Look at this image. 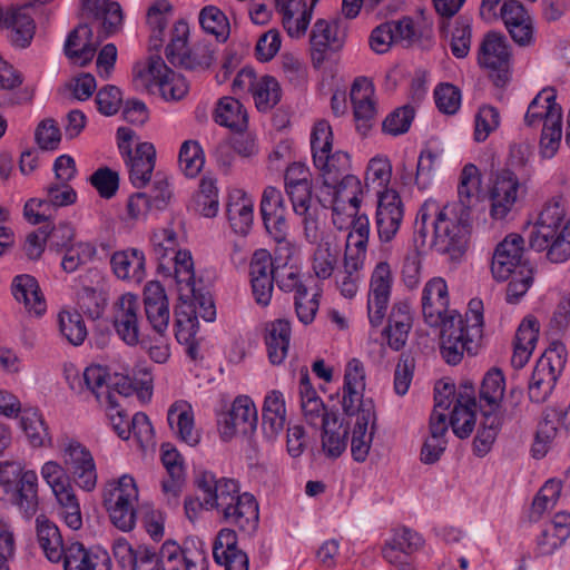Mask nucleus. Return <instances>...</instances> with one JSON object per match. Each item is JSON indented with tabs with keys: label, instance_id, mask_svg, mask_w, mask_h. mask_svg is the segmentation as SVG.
Instances as JSON below:
<instances>
[{
	"label": "nucleus",
	"instance_id": "de8ad7c7",
	"mask_svg": "<svg viewBox=\"0 0 570 570\" xmlns=\"http://www.w3.org/2000/svg\"><path fill=\"white\" fill-rule=\"evenodd\" d=\"M364 259L361 256L345 253L343 269L336 274V285L346 298H353L358 291Z\"/></svg>",
	"mask_w": 570,
	"mask_h": 570
},
{
	"label": "nucleus",
	"instance_id": "f704fd0d",
	"mask_svg": "<svg viewBox=\"0 0 570 570\" xmlns=\"http://www.w3.org/2000/svg\"><path fill=\"white\" fill-rule=\"evenodd\" d=\"M296 253L297 249L291 250L288 257L275 253L276 269L274 271L278 288L285 293L294 292V295L307 288L301 268L293 262Z\"/></svg>",
	"mask_w": 570,
	"mask_h": 570
},
{
	"label": "nucleus",
	"instance_id": "bf43d9fd",
	"mask_svg": "<svg viewBox=\"0 0 570 570\" xmlns=\"http://www.w3.org/2000/svg\"><path fill=\"white\" fill-rule=\"evenodd\" d=\"M348 230L345 253L365 258L370 236L368 217L358 213Z\"/></svg>",
	"mask_w": 570,
	"mask_h": 570
},
{
	"label": "nucleus",
	"instance_id": "4c0bfd02",
	"mask_svg": "<svg viewBox=\"0 0 570 570\" xmlns=\"http://www.w3.org/2000/svg\"><path fill=\"white\" fill-rule=\"evenodd\" d=\"M169 445H163L161 461L166 468L169 479L164 480L163 491L168 497V503L176 505L184 482V465L178 451Z\"/></svg>",
	"mask_w": 570,
	"mask_h": 570
},
{
	"label": "nucleus",
	"instance_id": "6ab92c4d",
	"mask_svg": "<svg viewBox=\"0 0 570 570\" xmlns=\"http://www.w3.org/2000/svg\"><path fill=\"white\" fill-rule=\"evenodd\" d=\"M476 407L475 389L472 382L460 383L456 403L450 415V425L458 438L465 439L474 430Z\"/></svg>",
	"mask_w": 570,
	"mask_h": 570
},
{
	"label": "nucleus",
	"instance_id": "338daca9",
	"mask_svg": "<svg viewBox=\"0 0 570 570\" xmlns=\"http://www.w3.org/2000/svg\"><path fill=\"white\" fill-rule=\"evenodd\" d=\"M285 216L286 214L274 215L271 219H264L263 223L266 232L276 243L275 253L288 257L291 250L297 249V247L288 239V225Z\"/></svg>",
	"mask_w": 570,
	"mask_h": 570
},
{
	"label": "nucleus",
	"instance_id": "c9c22d12",
	"mask_svg": "<svg viewBox=\"0 0 570 570\" xmlns=\"http://www.w3.org/2000/svg\"><path fill=\"white\" fill-rule=\"evenodd\" d=\"M291 341V324L287 320L267 323L265 344L272 364L279 365L287 356Z\"/></svg>",
	"mask_w": 570,
	"mask_h": 570
},
{
	"label": "nucleus",
	"instance_id": "0eeeda50",
	"mask_svg": "<svg viewBox=\"0 0 570 570\" xmlns=\"http://www.w3.org/2000/svg\"><path fill=\"white\" fill-rule=\"evenodd\" d=\"M117 146L126 164L129 180L136 188L145 187L155 168L156 149L151 142H139L132 149L136 132L129 127L117 129Z\"/></svg>",
	"mask_w": 570,
	"mask_h": 570
},
{
	"label": "nucleus",
	"instance_id": "603ef678",
	"mask_svg": "<svg viewBox=\"0 0 570 570\" xmlns=\"http://www.w3.org/2000/svg\"><path fill=\"white\" fill-rule=\"evenodd\" d=\"M344 32L340 31L337 21L328 22L326 20H317L313 27L311 35V45L314 50L320 53L327 48L337 49L342 46Z\"/></svg>",
	"mask_w": 570,
	"mask_h": 570
},
{
	"label": "nucleus",
	"instance_id": "e433bc0d",
	"mask_svg": "<svg viewBox=\"0 0 570 570\" xmlns=\"http://www.w3.org/2000/svg\"><path fill=\"white\" fill-rule=\"evenodd\" d=\"M138 501V488L132 476L125 474L110 482L104 491V504L107 511L135 505Z\"/></svg>",
	"mask_w": 570,
	"mask_h": 570
},
{
	"label": "nucleus",
	"instance_id": "4468645a",
	"mask_svg": "<svg viewBox=\"0 0 570 570\" xmlns=\"http://www.w3.org/2000/svg\"><path fill=\"white\" fill-rule=\"evenodd\" d=\"M510 59L507 38L494 31L485 33L478 51V62L481 67L495 72L497 86H503L508 81Z\"/></svg>",
	"mask_w": 570,
	"mask_h": 570
},
{
	"label": "nucleus",
	"instance_id": "9d476101",
	"mask_svg": "<svg viewBox=\"0 0 570 570\" xmlns=\"http://www.w3.org/2000/svg\"><path fill=\"white\" fill-rule=\"evenodd\" d=\"M393 281L391 265L377 263L371 274L367 293V318L372 327L381 326L386 316Z\"/></svg>",
	"mask_w": 570,
	"mask_h": 570
},
{
	"label": "nucleus",
	"instance_id": "9b49d317",
	"mask_svg": "<svg viewBox=\"0 0 570 570\" xmlns=\"http://www.w3.org/2000/svg\"><path fill=\"white\" fill-rule=\"evenodd\" d=\"M112 325L119 338L128 346L140 343L142 315L138 296L126 293L114 304Z\"/></svg>",
	"mask_w": 570,
	"mask_h": 570
},
{
	"label": "nucleus",
	"instance_id": "5701e85b",
	"mask_svg": "<svg viewBox=\"0 0 570 570\" xmlns=\"http://www.w3.org/2000/svg\"><path fill=\"white\" fill-rule=\"evenodd\" d=\"M500 16L511 36L520 46H528L533 40L532 20L521 2L518 0L504 1Z\"/></svg>",
	"mask_w": 570,
	"mask_h": 570
},
{
	"label": "nucleus",
	"instance_id": "79ce46f5",
	"mask_svg": "<svg viewBox=\"0 0 570 570\" xmlns=\"http://www.w3.org/2000/svg\"><path fill=\"white\" fill-rule=\"evenodd\" d=\"M214 120L235 132L244 131L248 124L246 109L233 97H223L218 100Z\"/></svg>",
	"mask_w": 570,
	"mask_h": 570
},
{
	"label": "nucleus",
	"instance_id": "58836bf2",
	"mask_svg": "<svg viewBox=\"0 0 570 570\" xmlns=\"http://www.w3.org/2000/svg\"><path fill=\"white\" fill-rule=\"evenodd\" d=\"M348 425L340 421L338 415H330L322 426V452L332 460L340 458L347 448Z\"/></svg>",
	"mask_w": 570,
	"mask_h": 570
},
{
	"label": "nucleus",
	"instance_id": "cd10ccee",
	"mask_svg": "<svg viewBox=\"0 0 570 570\" xmlns=\"http://www.w3.org/2000/svg\"><path fill=\"white\" fill-rule=\"evenodd\" d=\"M110 265L115 276L121 281L140 284L146 276V258L137 248L115 252Z\"/></svg>",
	"mask_w": 570,
	"mask_h": 570
},
{
	"label": "nucleus",
	"instance_id": "a18cd8bd",
	"mask_svg": "<svg viewBox=\"0 0 570 570\" xmlns=\"http://www.w3.org/2000/svg\"><path fill=\"white\" fill-rule=\"evenodd\" d=\"M41 475L51 488L58 502L63 507L71 505V479L67 471L57 462H46Z\"/></svg>",
	"mask_w": 570,
	"mask_h": 570
},
{
	"label": "nucleus",
	"instance_id": "3c124183",
	"mask_svg": "<svg viewBox=\"0 0 570 570\" xmlns=\"http://www.w3.org/2000/svg\"><path fill=\"white\" fill-rule=\"evenodd\" d=\"M481 185L480 173L476 166L468 164L463 167L458 186L460 210L469 209L478 202Z\"/></svg>",
	"mask_w": 570,
	"mask_h": 570
},
{
	"label": "nucleus",
	"instance_id": "37998d69",
	"mask_svg": "<svg viewBox=\"0 0 570 570\" xmlns=\"http://www.w3.org/2000/svg\"><path fill=\"white\" fill-rule=\"evenodd\" d=\"M539 323L535 318H525L515 334L512 364L514 367H523L529 361L538 341Z\"/></svg>",
	"mask_w": 570,
	"mask_h": 570
},
{
	"label": "nucleus",
	"instance_id": "bb28decb",
	"mask_svg": "<svg viewBox=\"0 0 570 570\" xmlns=\"http://www.w3.org/2000/svg\"><path fill=\"white\" fill-rule=\"evenodd\" d=\"M37 540L46 558L51 562L63 561V570H71L59 529L45 515L36 519Z\"/></svg>",
	"mask_w": 570,
	"mask_h": 570
},
{
	"label": "nucleus",
	"instance_id": "c03bdc74",
	"mask_svg": "<svg viewBox=\"0 0 570 570\" xmlns=\"http://www.w3.org/2000/svg\"><path fill=\"white\" fill-rule=\"evenodd\" d=\"M73 483L85 491H92L97 484L96 464L91 453L73 442Z\"/></svg>",
	"mask_w": 570,
	"mask_h": 570
},
{
	"label": "nucleus",
	"instance_id": "6e6d98bb",
	"mask_svg": "<svg viewBox=\"0 0 570 570\" xmlns=\"http://www.w3.org/2000/svg\"><path fill=\"white\" fill-rule=\"evenodd\" d=\"M202 29L216 38L219 42H225L230 33V26L226 14L216 6L204 7L198 16Z\"/></svg>",
	"mask_w": 570,
	"mask_h": 570
},
{
	"label": "nucleus",
	"instance_id": "20e7f679",
	"mask_svg": "<svg viewBox=\"0 0 570 570\" xmlns=\"http://www.w3.org/2000/svg\"><path fill=\"white\" fill-rule=\"evenodd\" d=\"M311 149L313 164L323 186H333L337 179L351 174L350 155L342 150L333 151V132L327 121L321 120L315 124L311 134Z\"/></svg>",
	"mask_w": 570,
	"mask_h": 570
},
{
	"label": "nucleus",
	"instance_id": "39448f33",
	"mask_svg": "<svg viewBox=\"0 0 570 570\" xmlns=\"http://www.w3.org/2000/svg\"><path fill=\"white\" fill-rule=\"evenodd\" d=\"M53 171L55 180L46 189L47 198H31L24 204L23 216L32 225L50 219L51 207H63L71 203V156L58 157Z\"/></svg>",
	"mask_w": 570,
	"mask_h": 570
},
{
	"label": "nucleus",
	"instance_id": "09e8293b",
	"mask_svg": "<svg viewBox=\"0 0 570 570\" xmlns=\"http://www.w3.org/2000/svg\"><path fill=\"white\" fill-rule=\"evenodd\" d=\"M20 425L29 443L33 448L47 446L51 439L42 415L37 409L26 407L21 410Z\"/></svg>",
	"mask_w": 570,
	"mask_h": 570
},
{
	"label": "nucleus",
	"instance_id": "dca6fc26",
	"mask_svg": "<svg viewBox=\"0 0 570 570\" xmlns=\"http://www.w3.org/2000/svg\"><path fill=\"white\" fill-rule=\"evenodd\" d=\"M566 217L564 200L561 196H554L549 199L529 235V245L537 252H544L548 246V239L554 236V233L562 228L561 225Z\"/></svg>",
	"mask_w": 570,
	"mask_h": 570
},
{
	"label": "nucleus",
	"instance_id": "5fc2aeb1",
	"mask_svg": "<svg viewBox=\"0 0 570 570\" xmlns=\"http://www.w3.org/2000/svg\"><path fill=\"white\" fill-rule=\"evenodd\" d=\"M73 570H111V559L100 548L86 549L82 543L73 542Z\"/></svg>",
	"mask_w": 570,
	"mask_h": 570
},
{
	"label": "nucleus",
	"instance_id": "7c9ffc66",
	"mask_svg": "<svg viewBox=\"0 0 570 570\" xmlns=\"http://www.w3.org/2000/svg\"><path fill=\"white\" fill-rule=\"evenodd\" d=\"M412 322L413 317L409 303L403 301L394 303L389 316L387 326L383 332L391 348L400 351L405 345L412 328Z\"/></svg>",
	"mask_w": 570,
	"mask_h": 570
},
{
	"label": "nucleus",
	"instance_id": "a878e982",
	"mask_svg": "<svg viewBox=\"0 0 570 570\" xmlns=\"http://www.w3.org/2000/svg\"><path fill=\"white\" fill-rule=\"evenodd\" d=\"M323 206L326 204H335L338 206H357L360 207L363 197V186L358 177L348 174L337 179L333 186L324 185L321 189Z\"/></svg>",
	"mask_w": 570,
	"mask_h": 570
},
{
	"label": "nucleus",
	"instance_id": "680f3d73",
	"mask_svg": "<svg viewBox=\"0 0 570 570\" xmlns=\"http://www.w3.org/2000/svg\"><path fill=\"white\" fill-rule=\"evenodd\" d=\"M472 42V19L468 17H459L454 21L449 41L451 53L458 58H465L471 49Z\"/></svg>",
	"mask_w": 570,
	"mask_h": 570
},
{
	"label": "nucleus",
	"instance_id": "c85d7f7f",
	"mask_svg": "<svg viewBox=\"0 0 570 570\" xmlns=\"http://www.w3.org/2000/svg\"><path fill=\"white\" fill-rule=\"evenodd\" d=\"M170 429L177 438L189 446H196L200 442V432L195 428L194 411L186 401H176L167 413Z\"/></svg>",
	"mask_w": 570,
	"mask_h": 570
},
{
	"label": "nucleus",
	"instance_id": "4be33fe9",
	"mask_svg": "<svg viewBox=\"0 0 570 570\" xmlns=\"http://www.w3.org/2000/svg\"><path fill=\"white\" fill-rule=\"evenodd\" d=\"M373 97V83L365 77L356 78L352 85L350 98L354 109L356 128L363 135L372 127V121L376 116Z\"/></svg>",
	"mask_w": 570,
	"mask_h": 570
},
{
	"label": "nucleus",
	"instance_id": "aec40b11",
	"mask_svg": "<svg viewBox=\"0 0 570 570\" xmlns=\"http://www.w3.org/2000/svg\"><path fill=\"white\" fill-rule=\"evenodd\" d=\"M521 183L515 173L510 169L501 170L491 189V217L503 219L512 210L519 196Z\"/></svg>",
	"mask_w": 570,
	"mask_h": 570
},
{
	"label": "nucleus",
	"instance_id": "0e129e2a",
	"mask_svg": "<svg viewBox=\"0 0 570 570\" xmlns=\"http://www.w3.org/2000/svg\"><path fill=\"white\" fill-rule=\"evenodd\" d=\"M101 404L106 406V414L114 431L120 439L128 440L130 438V420H128L121 402L114 393L108 391L105 395V402Z\"/></svg>",
	"mask_w": 570,
	"mask_h": 570
},
{
	"label": "nucleus",
	"instance_id": "a19ab883",
	"mask_svg": "<svg viewBox=\"0 0 570 570\" xmlns=\"http://www.w3.org/2000/svg\"><path fill=\"white\" fill-rule=\"evenodd\" d=\"M171 273H165L176 282L179 297H190L196 292L194 262L189 250L177 252L171 261Z\"/></svg>",
	"mask_w": 570,
	"mask_h": 570
},
{
	"label": "nucleus",
	"instance_id": "e2e57ef3",
	"mask_svg": "<svg viewBox=\"0 0 570 570\" xmlns=\"http://www.w3.org/2000/svg\"><path fill=\"white\" fill-rule=\"evenodd\" d=\"M566 346L561 343H554L551 347L546 350L534 368L557 382L566 367Z\"/></svg>",
	"mask_w": 570,
	"mask_h": 570
},
{
	"label": "nucleus",
	"instance_id": "052dcab7",
	"mask_svg": "<svg viewBox=\"0 0 570 570\" xmlns=\"http://www.w3.org/2000/svg\"><path fill=\"white\" fill-rule=\"evenodd\" d=\"M227 215L232 228L237 234H247L254 218V202L243 196L239 199L232 202L227 207Z\"/></svg>",
	"mask_w": 570,
	"mask_h": 570
},
{
	"label": "nucleus",
	"instance_id": "8fccbe9b",
	"mask_svg": "<svg viewBox=\"0 0 570 570\" xmlns=\"http://www.w3.org/2000/svg\"><path fill=\"white\" fill-rule=\"evenodd\" d=\"M154 253L158 261V268L163 273H171V261L177 252V234L170 228H161L154 233Z\"/></svg>",
	"mask_w": 570,
	"mask_h": 570
},
{
	"label": "nucleus",
	"instance_id": "ddd939ff",
	"mask_svg": "<svg viewBox=\"0 0 570 570\" xmlns=\"http://www.w3.org/2000/svg\"><path fill=\"white\" fill-rule=\"evenodd\" d=\"M140 77L148 86H157L166 100H179L188 92V83L184 76L169 69L159 56L149 58L144 70H139Z\"/></svg>",
	"mask_w": 570,
	"mask_h": 570
},
{
	"label": "nucleus",
	"instance_id": "f03ea898",
	"mask_svg": "<svg viewBox=\"0 0 570 570\" xmlns=\"http://www.w3.org/2000/svg\"><path fill=\"white\" fill-rule=\"evenodd\" d=\"M553 88L542 89L530 102L524 116L528 127H537L543 122L540 138L541 154L551 158L557 153L562 137V109L556 102Z\"/></svg>",
	"mask_w": 570,
	"mask_h": 570
},
{
	"label": "nucleus",
	"instance_id": "a211bd4d",
	"mask_svg": "<svg viewBox=\"0 0 570 570\" xmlns=\"http://www.w3.org/2000/svg\"><path fill=\"white\" fill-rule=\"evenodd\" d=\"M403 216V203L397 191H380L375 223L381 242L390 243L396 236Z\"/></svg>",
	"mask_w": 570,
	"mask_h": 570
},
{
	"label": "nucleus",
	"instance_id": "72a5a7b5",
	"mask_svg": "<svg viewBox=\"0 0 570 570\" xmlns=\"http://www.w3.org/2000/svg\"><path fill=\"white\" fill-rule=\"evenodd\" d=\"M101 42L102 38L94 32L90 23L78 22L73 28V66L87 67L91 63Z\"/></svg>",
	"mask_w": 570,
	"mask_h": 570
},
{
	"label": "nucleus",
	"instance_id": "49530a36",
	"mask_svg": "<svg viewBox=\"0 0 570 570\" xmlns=\"http://www.w3.org/2000/svg\"><path fill=\"white\" fill-rule=\"evenodd\" d=\"M505 391V380L501 370L493 367L489 370L480 386V409L489 406V411L495 412L503 400Z\"/></svg>",
	"mask_w": 570,
	"mask_h": 570
},
{
	"label": "nucleus",
	"instance_id": "7ed1b4c3",
	"mask_svg": "<svg viewBox=\"0 0 570 570\" xmlns=\"http://www.w3.org/2000/svg\"><path fill=\"white\" fill-rule=\"evenodd\" d=\"M434 244L438 250L459 259L465 253L469 236V213L458 212L456 204H446L433 213Z\"/></svg>",
	"mask_w": 570,
	"mask_h": 570
},
{
	"label": "nucleus",
	"instance_id": "f257e3e1",
	"mask_svg": "<svg viewBox=\"0 0 570 570\" xmlns=\"http://www.w3.org/2000/svg\"><path fill=\"white\" fill-rule=\"evenodd\" d=\"M197 485L204 493L206 510H216L222 520L246 534H253L259 522V509L255 497L240 492V484L232 478H219L203 472Z\"/></svg>",
	"mask_w": 570,
	"mask_h": 570
},
{
	"label": "nucleus",
	"instance_id": "864d4df0",
	"mask_svg": "<svg viewBox=\"0 0 570 570\" xmlns=\"http://www.w3.org/2000/svg\"><path fill=\"white\" fill-rule=\"evenodd\" d=\"M501 425L498 412L483 411V421L473 440V451L478 456H484L491 450Z\"/></svg>",
	"mask_w": 570,
	"mask_h": 570
},
{
	"label": "nucleus",
	"instance_id": "c756f323",
	"mask_svg": "<svg viewBox=\"0 0 570 570\" xmlns=\"http://www.w3.org/2000/svg\"><path fill=\"white\" fill-rule=\"evenodd\" d=\"M14 299L22 303L29 314L41 316L46 313V299L40 291L38 281L28 274L17 275L11 284Z\"/></svg>",
	"mask_w": 570,
	"mask_h": 570
},
{
	"label": "nucleus",
	"instance_id": "4d7b16f0",
	"mask_svg": "<svg viewBox=\"0 0 570 570\" xmlns=\"http://www.w3.org/2000/svg\"><path fill=\"white\" fill-rule=\"evenodd\" d=\"M8 28L11 42L17 47L26 48L33 38L36 24L27 9L21 8L12 12Z\"/></svg>",
	"mask_w": 570,
	"mask_h": 570
},
{
	"label": "nucleus",
	"instance_id": "473e14b6",
	"mask_svg": "<svg viewBox=\"0 0 570 570\" xmlns=\"http://www.w3.org/2000/svg\"><path fill=\"white\" fill-rule=\"evenodd\" d=\"M366 406L363 410L362 417L355 420L352 431L351 452L356 462H364L366 460L376 423V413L371 411L370 404Z\"/></svg>",
	"mask_w": 570,
	"mask_h": 570
},
{
	"label": "nucleus",
	"instance_id": "6e6552de",
	"mask_svg": "<svg viewBox=\"0 0 570 570\" xmlns=\"http://www.w3.org/2000/svg\"><path fill=\"white\" fill-rule=\"evenodd\" d=\"M107 301L108 285L101 271L88 268L78 275L76 304L79 314L97 320L102 315Z\"/></svg>",
	"mask_w": 570,
	"mask_h": 570
},
{
	"label": "nucleus",
	"instance_id": "13d9d810",
	"mask_svg": "<svg viewBox=\"0 0 570 570\" xmlns=\"http://www.w3.org/2000/svg\"><path fill=\"white\" fill-rule=\"evenodd\" d=\"M281 95L279 83L272 76L261 77L252 92L256 108L263 112L273 109L279 102Z\"/></svg>",
	"mask_w": 570,
	"mask_h": 570
},
{
	"label": "nucleus",
	"instance_id": "393cba45",
	"mask_svg": "<svg viewBox=\"0 0 570 570\" xmlns=\"http://www.w3.org/2000/svg\"><path fill=\"white\" fill-rule=\"evenodd\" d=\"M146 317L153 330L164 335L169 325L170 312L167 296L158 282L149 283L144 293Z\"/></svg>",
	"mask_w": 570,
	"mask_h": 570
},
{
	"label": "nucleus",
	"instance_id": "2eb2a0df",
	"mask_svg": "<svg viewBox=\"0 0 570 570\" xmlns=\"http://www.w3.org/2000/svg\"><path fill=\"white\" fill-rule=\"evenodd\" d=\"M257 424L258 413L255 403L249 396L239 395L220 421V433L224 439H232L235 435L252 436Z\"/></svg>",
	"mask_w": 570,
	"mask_h": 570
},
{
	"label": "nucleus",
	"instance_id": "1a4fd4ad",
	"mask_svg": "<svg viewBox=\"0 0 570 570\" xmlns=\"http://www.w3.org/2000/svg\"><path fill=\"white\" fill-rule=\"evenodd\" d=\"M470 308L465 317L458 311L449 309L442 315L440 340L450 338V341L461 340L473 343L482 337L483 314L481 312V302L471 301Z\"/></svg>",
	"mask_w": 570,
	"mask_h": 570
},
{
	"label": "nucleus",
	"instance_id": "f3484780",
	"mask_svg": "<svg viewBox=\"0 0 570 570\" xmlns=\"http://www.w3.org/2000/svg\"><path fill=\"white\" fill-rule=\"evenodd\" d=\"M276 259L268 250L257 249L249 262V278L253 295L257 304L267 306L272 299Z\"/></svg>",
	"mask_w": 570,
	"mask_h": 570
},
{
	"label": "nucleus",
	"instance_id": "2f4dec72",
	"mask_svg": "<svg viewBox=\"0 0 570 570\" xmlns=\"http://www.w3.org/2000/svg\"><path fill=\"white\" fill-rule=\"evenodd\" d=\"M262 430L268 441H274L286 424V406L283 394L273 390L265 396L263 405Z\"/></svg>",
	"mask_w": 570,
	"mask_h": 570
},
{
	"label": "nucleus",
	"instance_id": "774afa93",
	"mask_svg": "<svg viewBox=\"0 0 570 570\" xmlns=\"http://www.w3.org/2000/svg\"><path fill=\"white\" fill-rule=\"evenodd\" d=\"M544 250L551 263L559 264L570 259V220L548 239V246Z\"/></svg>",
	"mask_w": 570,
	"mask_h": 570
},
{
	"label": "nucleus",
	"instance_id": "69168bd1",
	"mask_svg": "<svg viewBox=\"0 0 570 570\" xmlns=\"http://www.w3.org/2000/svg\"><path fill=\"white\" fill-rule=\"evenodd\" d=\"M179 166L187 177H195L202 170L205 158L198 141L186 140L180 146L178 155Z\"/></svg>",
	"mask_w": 570,
	"mask_h": 570
},
{
	"label": "nucleus",
	"instance_id": "412c9836",
	"mask_svg": "<svg viewBox=\"0 0 570 570\" xmlns=\"http://www.w3.org/2000/svg\"><path fill=\"white\" fill-rule=\"evenodd\" d=\"M421 302L425 323L432 327H439L442 315L450 309L446 282L442 277L428 281L422 291Z\"/></svg>",
	"mask_w": 570,
	"mask_h": 570
},
{
	"label": "nucleus",
	"instance_id": "ea45409f",
	"mask_svg": "<svg viewBox=\"0 0 570 570\" xmlns=\"http://www.w3.org/2000/svg\"><path fill=\"white\" fill-rule=\"evenodd\" d=\"M282 14V22L292 38L305 35L312 18V8H307L305 0H289L276 9Z\"/></svg>",
	"mask_w": 570,
	"mask_h": 570
},
{
	"label": "nucleus",
	"instance_id": "b1692460",
	"mask_svg": "<svg viewBox=\"0 0 570 570\" xmlns=\"http://www.w3.org/2000/svg\"><path fill=\"white\" fill-rule=\"evenodd\" d=\"M213 557L216 563L225 567V570H248V557L237 548V535L233 529L226 528L218 532Z\"/></svg>",
	"mask_w": 570,
	"mask_h": 570
},
{
	"label": "nucleus",
	"instance_id": "423d86ee",
	"mask_svg": "<svg viewBox=\"0 0 570 570\" xmlns=\"http://www.w3.org/2000/svg\"><path fill=\"white\" fill-rule=\"evenodd\" d=\"M10 497L24 518L38 510V476L35 471L21 473L13 464H0V500Z\"/></svg>",
	"mask_w": 570,
	"mask_h": 570
},
{
	"label": "nucleus",
	"instance_id": "f8f14e48",
	"mask_svg": "<svg viewBox=\"0 0 570 570\" xmlns=\"http://www.w3.org/2000/svg\"><path fill=\"white\" fill-rule=\"evenodd\" d=\"M523 267H532L524 258V239L519 234H509L493 252L491 273L497 281L504 282Z\"/></svg>",
	"mask_w": 570,
	"mask_h": 570
}]
</instances>
